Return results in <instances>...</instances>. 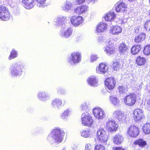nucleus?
Returning a JSON list of instances; mask_svg holds the SVG:
<instances>
[{
	"mask_svg": "<svg viewBox=\"0 0 150 150\" xmlns=\"http://www.w3.org/2000/svg\"><path fill=\"white\" fill-rule=\"evenodd\" d=\"M141 49V45L135 44L132 47L131 49V53L132 54H138Z\"/></svg>",
	"mask_w": 150,
	"mask_h": 150,
	"instance_id": "obj_31",
	"label": "nucleus"
},
{
	"mask_svg": "<svg viewBox=\"0 0 150 150\" xmlns=\"http://www.w3.org/2000/svg\"><path fill=\"white\" fill-rule=\"evenodd\" d=\"M89 105L88 102H84L80 105L81 110L82 111H87L89 109Z\"/></svg>",
	"mask_w": 150,
	"mask_h": 150,
	"instance_id": "obj_37",
	"label": "nucleus"
},
{
	"mask_svg": "<svg viewBox=\"0 0 150 150\" xmlns=\"http://www.w3.org/2000/svg\"><path fill=\"white\" fill-rule=\"evenodd\" d=\"M116 81L112 77L108 78L105 81V83L107 88L109 90L113 89L116 85Z\"/></svg>",
	"mask_w": 150,
	"mask_h": 150,
	"instance_id": "obj_15",
	"label": "nucleus"
},
{
	"mask_svg": "<svg viewBox=\"0 0 150 150\" xmlns=\"http://www.w3.org/2000/svg\"><path fill=\"white\" fill-rule=\"evenodd\" d=\"M81 54L79 52H74L69 56L67 61L69 64L75 66L81 61Z\"/></svg>",
	"mask_w": 150,
	"mask_h": 150,
	"instance_id": "obj_4",
	"label": "nucleus"
},
{
	"mask_svg": "<svg viewBox=\"0 0 150 150\" xmlns=\"http://www.w3.org/2000/svg\"><path fill=\"white\" fill-rule=\"evenodd\" d=\"M98 57L96 55H92L90 57V60L91 62H93L97 60Z\"/></svg>",
	"mask_w": 150,
	"mask_h": 150,
	"instance_id": "obj_47",
	"label": "nucleus"
},
{
	"mask_svg": "<svg viewBox=\"0 0 150 150\" xmlns=\"http://www.w3.org/2000/svg\"><path fill=\"white\" fill-rule=\"evenodd\" d=\"M88 84L91 86H96L98 85V79L95 76H91L87 80Z\"/></svg>",
	"mask_w": 150,
	"mask_h": 150,
	"instance_id": "obj_24",
	"label": "nucleus"
},
{
	"mask_svg": "<svg viewBox=\"0 0 150 150\" xmlns=\"http://www.w3.org/2000/svg\"><path fill=\"white\" fill-rule=\"evenodd\" d=\"M113 117L119 121H122L125 119L124 114L119 110H116L112 112Z\"/></svg>",
	"mask_w": 150,
	"mask_h": 150,
	"instance_id": "obj_17",
	"label": "nucleus"
},
{
	"mask_svg": "<svg viewBox=\"0 0 150 150\" xmlns=\"http://www.w3.org/2000/svg\"><path fill=\"white\" fill-rule=\"evenodd\" d=\"M117 89L119 91V92L120 94H122L126 92V87L123 86H119L118 87Z\"/></svg>",
	"mask_w": 150,
	"mask_h": 150,
	"instance_id": "obj_44",
	"label": "nucleus"
},
{
	"mask_svg": "<svg viewBox=\"0 0 150 150\" xmlns=\"http://www.w3.org/2000/svg\"><path fill=\"white\" fill-rule=\"evenodd\" d=\"M149 3L150 4V0H149Z\"/></svg>",
	"mask_w": 150,
	"mask_h": 150,
	"instance_id": "obj_59",
	"label": "nucleus"
},
{
	"mask_svg": "<svg viewBox=\"0 0 150 150\" xmlns=\"http://www.w3.org/2000/svg\"><path fill=\"white\" fill-rule=\"evenodd\" d=\"M10 18V13L5 7L1 6L0 7V20L3 21H7Z\"/></svg>",
	"mask_w": 150,
	"mask_h": 150,
	"instance_id": "obj_11",
	"label": "nucleus"
},
{
	"mask_svg": "<svg viewBox=\"0 0 150 150\" xmlns=\"http://www.w3.org/2000/svg\"><path fill=\"white\" fill-rule=\"evenodd\" d=\"M109 98L112 104H113L116 106H117L118 105L119 103V100L118 98L113 96H110Z\"/></svg>",
	"mask_w": 150,
	"mask_h": 150,
	"instance_id": "obj_38",
	"label": "nucleus"
},
{
	"mask_svg": "<svg viewBox=\"0 0 150 150\" xmlns=\"http://www.w3.org/2000/svg\"><path fill=\"white\" fill-rule=\"evenodd\" d=\"M147 106L148 107V109L150 110V99L147 101Z\"/></svg>",
	"mask_w": 150,
	"mask_h": 150,
	"instance_id": "obj_53",
	"label": "nucleus"
},
{
	"mask_svg": "<svg viewBox=\"0 0 150 150\" xmlns=\"http://www.w3.org/2000/svg\"><path fill=\"white\" fill-rule=\"evenodd\" d=\"M127 132L130 137H135L138 135L139 131L137 127L131 125L128 128Z\"/></svg>",
	"mask_w": 150,
	"mask_h": 150,
	"instance_id": "obj_12",
	"label": "nucleus"
},
{
	"mask_svg": "<svg viewBox=\"0 0 150 150\" xmlns=\"http://www.w3.org/2000/svg\"><path fill=\"white\" fill-rule=\"evenodd\" d=\"M116 11L117 12H124L127 8V5L123 2H118L115 5Z\"/></svg>",
	"mask_w": 150,
	"mask_h": 150,
	"instance_id": "obj_23",
	"label": "nucleus"
},
{
	"mask_svg": "<svg viewBox=\"0 0 150 150\" xmlns=\"http://www.w3.org/2000/svg\"><path fill=\"white\" fill-rule=\"evenodd\" d=\"M118 127V125L113 120L108 119L106 122L105 128L107 130L110 132H116Z\"/></svg>",
	"mask_w": 150,
	"mask_h": 150,
	"instance_id": "obj_7",
	"label": "nucleus"
},
{
	"mask_svg": "<svg viewBox=\"0 0 150 150\" xmlns=\"http://www.w3.org/2000/svg\"><path fill=\"white\" fill-rule=\"evenodd\" d=\"M57 93L59 95H65L66 93L65 90L61 87H58L57 88Z\"/></svg>",
	"mask_w": 150,
	"mask_h": 150,
	"instance_id": "obj_40",
	"label": "nucleus"
},
{
	"mask_svg": "<svg viewBox=\"0 0 150 150\" xmlns=\"http://www.w3.org/2000/svg\"><path fill=\"white\" fill-rule=\"evenodd\" d=\"M149 15H150V10H149Z\"/></svg>",
	"mask_w": 150,
	"mask_h": 150,
	"instance_id": "obj_57",
	"label": "nucleus"
},
{
	"mask_svg": "<svg viewBox=\"0 0 150 150\" xmlns=\"http://www.w3.org/2000/svg\"><path fill=\"white\" fill-rule=\"evenodd\" d=\"M107 27L106 24L103 22L100 23L97 26V31L98 33L103 32L106 30Z\"/></svg>",
	"mask_w": 150,
	"mask_h": 150,
	"instance_id": "obj_28",
	"label": "nucleus"
},
{
	"mask_svg": "<svg viewBox=\"0 0 150 150\" xmlns=\"http://www.w3.org/2000/svg\"><path fill=\"white\" fill-rule=\"evenodd\" d=\"M133 114H134V119L136 122L141 120L144 116L142 110L139 109L134 110Z\"/></svg>",
	"mask_w": 150,
	"mask_h": 150,
	"instance_id": "obj_20",
	"label": "nucleus"
},
{
	"mask_svg": "<svg viewBox=\"0 0 150 150\" xmlns=\"http://www.w3.org/2000/svg\"><path fill=\"white\" fill-rule=\"evenodd\" d=\"M61 150H66V147H63Z\"/></svg>",
	"mask_w": 150,
	"mask_h": 150,
	"instance_id": "obj_55",
	"label": "nucleus"
},
{
	"mask_svg": "<svg viewBox=\"0 0 150 150\" xmlns=\"http://www.w3.org/2000/svg\"><path fill=\"white\" fill-rule=\"evenodd\" d=\"M73 32L71 27H63L61 28L59 35L61 37L68 38L71 36Z\"/></svg>",
	"mask_w": 150,
	"mask_h": 150,
	"instance_id": "obj_8",
	"label": "nucleus"
},
{
	"mask_svg": "<svg viewBox=\"0 0 150 150\" xmlns=\"http://www.w3.org/2000/svg\"><path fill=\"white\" fill-rule=\"evenodd\" d=\"M37 97L40 101L46 102L50 98V96L48 93L44 91H40L37 94Z\"/></svg>",
	"mask_w": 150,
	"mask_h": 150,
	"instance_id": "obj_16",
	"label": "nucleus"
},
{
	"mask_svg": "<svg viewBox=\"0 0 150 150\" xmlns=\"http://www.w3.org/2000/svg\"><path fill=\"white\" fill-rule=\"evenodd\" d=\"M146 62V59L145 58L141 56H139L137 58L136 62L139 66L144 64Z\"/></svg>",
	"mask_w": 150,
	"mask_h": 150,
	"instance_id": "obj_39",
	"label": "nucleus"
},
{
	"mask_svg": "<svg viewBox=\"0 0 150 150\" xmlns=\"http://www.w3.org/2000/svg\"><path fill=\"white\" fill-rule=\"evenodd\" d=\"M104 49L105 52L108 56H111L115 52V49L112 45H108L105 47Z\"/></svg>",
	"mask_w": 150,
	"mask_h": 150,
	"instance_id": "obj_25",
	"label": "nucleus"
},
{
	"mask_svg": "<svg viewBox=\"0 0 150 150\" xmlns=\"http://www.w3.org/2000/svg\"><path fill=\"white\" fill-rule=\"evenodd\" d=\"M115 16V15L114 12H110L108 13L104 18L105 21H113Z\"/></svg>",
	"mask_w": 150,
	"mask_h": 150,
	"instance_id": "obj_33",
	"label": "nucleus"
},
{
	"mask_svg": "<svg viewBox=\"0 0 150 150\" xmlns=\"http://www.w3.org/2000/svg\"><path fill=\"white\" fill-rule=\"evenodd\" d=\"M81 120L82 124L90 127L93 122V120L91 116L88 113H84L81 116Z\"/></svg>",
	"mask_w": 150,
	"mask_h": 150,
	"instance_id": "obj_6",
	"label": "nucleus"
},
{
	"mask_svg": "<svg viewBox=\"0 0 150 150\" xmlns=\"http://www.w3.org/2000/svg\"><path fill=\"white\" fill-rule=\"evenodd\" d=\"M115 150H125L124 149L122 148H121V147H115Z\"/></svg>",
	"mask_w": 150,
	"mask_h": 150,
	"instance_id": "obj_54",
	"label": "nucleus"
},
{
	"mask_svg": "<svg viewBox=\"0 0 150 150\" xmlns=\"http://www.w3.org/2000/svg\"><path fill=\"white\" fill-rule=\"evenodd\" d=\"M64 132L60 128H57L52 130L47 137V140L51 144L57 146L63 140Z\"/></svg>",
	"mask_w": 150,
	"mask_h": 150,
	"instance_id": "obj_1",
	"label": "nucleus"
},
{
	"mask_svg": "<svg viewBox=\"0 0 150 150\" xmlns=\"http://www.w3.org/2000/svg\"><path fill=\"white\" fill-rule=\"evenodd\" d=\"M93 113L96 118L98 120H102L106 116L104 110L99 107L94 108Z\"/></svg>",
	"mask_w": 150,
	"mask_h": 150,
	"instance_id": "obj_9",
	"label": "nucleus"
},
{
	"mask_svg": "<svg viewBox=\"0 0 150 150\" xmlns=\"http://www.w3.org/2000/svg\"><path fill=\"white\" fill-rule=\"evenodd\" d=\"M85 150H91V149H88V150H87V149H85Z\"/></svg>",
	"mask_w": 150,
	"mask_h": 150,
	"instance_id": "obj_58",
	"label": "nucleus"
},
{
	"mask_svg": "<svg viewBox=\"0 0 150 150\" xmlns=\"http://www.w3.org/2000/svg\"><path fill=\"white\" fill-rule=\"evenodd\" d=\"M124 140L123 136L120 134H116L113 139V142L115 144H119L122 143Z\"/></svg>",
	"mask_w": 150,
	"mask_h": 150,
	"instance_id": "obj_26",
	"label": "nucleus"
},
{
	"mask_svg": "<svg viewBox=\"0 0 150 150\" xmlns=\"http://www.w3.org/2000/svg\"><path fill=\"white\" fill-rule=\"evenodd\" d=\"M98 39L100 42L103 41V37L102 36H99L98 38Z\"/></svg>",
	"mask_w": 150,
	"mask_h": 150,
	"instance_id": "obj_52",
	"label": "nucleus"
},
{
	"mask_svg": "<svg viewBox=\"0 0 150 150\" xmlns=\"http://www.w3.org/2000/svg\"><path fill=\"white\" fill-rule=\"evenodd\" d=\"M86 0H75L76 3L78 4L79 5L83 3Z\"/></svg>",
	"mask_w": 150,
	"mask_h": 150,
	"instance_id": "obj_48",
	"label": "nucleus"
},
{
	"mask_svg": "<svg viewBox=\"0 0 150 150\" xmlns=\"http://www.w3.org/2000/svg\"><path fill=\"white\" fill-rule=\"evenodd\" d=\"M25 65L24 64L20 62H16L12 64L10 68V76L14 78L20 76L23 74V69Z\"/></svg>",
	"mask_w": 150,
	"mask_h": 150,
	"instance_id": "obj_2",
	"label": "nucleus"
},
{
	"mask_svg": "<svg viewBox=\"0 0 150 150\" xmlns=\"http://www.w3.org/2000/svg\"><path fill=\"white\" fill-rule=\"evenodd\" d=\"M18 52L15 49H13L10 52V54L8 57V59L9 60H11L13 59H14L18 57Z\"/></svg>",
	"mask_w": 150,
	"mask_h": 150,
	"instance_id": "obj_36",
	"label": "nucleus"
},
{
	"mask_svg": "<svg viewBox=\"0 0 150 150\" xmlns=\"http://www.w3.org/2000/svg\"><path fill=\"white\" fill-rule=\"evenodd\" d=\"M72 150H76L75 149H73Z\"/></svg>",
	"mask_w": 150,
	"mask_h": 150,
	"instance_id": "obj_60",
	"label": "nucleus"
},
{
	"mask_svg": "<svg viewBox=\"0 0 150 150\" xmlns=\"http://www.w3.org/2000/svg\"><path fill=\"white\" fill-rule=\"evenodd\" d=\"M144 53L146 55L150 54V45H146L143 50Z\"/></svg>",
	"mask_w": 150,
	"mask_h": 150,
	"instance_id": "obj_42",
	"label": "nucleus"
},
{
	"mask_svg": "<svg viewBox=\"0 0 150 150\" xmlns=\"http://www.w3.org/2000/svg\"><path fill=\"white\" fill-rule=\"evenodd\" d=\"M83 19L82 16H74L70 18V22L71 24L75 27H77L81 25Z\"/></svg>",
	"mask_w": 150,
	"mask_h": 150,
	"instance_id": "obj_14",
	"label": "nucleus"
},
{
	"mask_svg": "<svg viewBox=\"0 0 150 150\" xmlns=\"http://www.w3.org/2000/svg\"><path fill=\"white\" fill-rule=\"evenodd\" d=\"M108 43L109 44H110V43H111V42L110 41L108 42Z\"/></svg>",
	"mask_w": 150,
	"mask_h": 150,
	"instance_id": "obj_56",
	"label": "nucleus"
},
{
	"mask_svg": "<svg viewBox=\"0 0 150 150\" xmlns=\"http://www.w3.org/2000/svg\"><path fill=\"white\" fill-rule=\"evenodd\" d=\"M97 0H87V2L88 4H93L94 3L97 1Z\"/></svg>",
	"mask_w": 150,
	"mask_h": 150,
	"instance_id": "obj_49",
	"label": "nucleus"
},
{
	"mask_svg": "<svg viewBox=\"0 0 150 150\" xmlns=\"http://www.w3.org/2000/svg\"><path fill=\"white\" fill-rule=\"evenodd\" d=\"M108 68V66L105 64L103 63L99 64L96 68V72L97 73L103 74L107 72Z\"/></svg>",
	"mask_w": 150,
	"mask_h": 150,
	"instance_id": "obj_21",
	"label": "nucleus"
},
{
	"mask_svg": "<svg viewBox=\"0 0 150 150\" xmlns=\"http://www.w3.org/2000/svg\"><path fill=\"white\" fill-rule=\"evenodd\" d=\"M88 9V6L83 5L75 8L74 9V12L77 14H85L87 13Z\"/></svg>",
	"mask_w": 150,
	"mask_h": 150,
	"instance_id": "obj_18",
	"label": "nucleus"
},
{
	"mask_svg": "<svg viewBox=\"0 0 150 150\" xmlns=\"http://www.w3.org/2000/svg\"><path fill=\"white\" fill-rule=\"evenodd\" d=\"M129 50V47L124 43H120L119 46L118 51L121 55H124L127 53Z\"/></svg>",
	"mask_w": 150,
	"mask_h": 150,
	"instance_id": "obj_22",
	"label": "nucleus"
},
{
	"mask_svg": "<svg viewBox=\"0 0 150 150\" xmlns=\"http://www.w3.org/2000/svg\"><path fill=\"white\" fill-rule=\"evenodd\" d=\"M142 130L146 134H150V123H146L142 126Z\"/></svg>",
	"mask_w": 150,
	"mask_h": 150,
	"instance_id": "obj_35",
	"label": "nucleus"
},
{
	"mask_svg": "<svg viewBox=\"0 0 150 150\" xmlns=\"http://www.w3.org/2000/svg\"><path fill=\"white\" fill-rule=\"evenodd\" d=\"M67 21L66 16L62 15H59L54 19V25L58 27L62 26L65 24Z\"/></svg>",
	"mask_w": 150,
	"mask_h": 150,
	"instance_id": "obj_13",
	"label": "nucleus"
},
{
	"mask_svg": "<svg viewBox=\"0 0 150 150\" xmlns=\"http://www.w3.org/2000/svg\"><path fill=\"white\" fill-rule=\"evenodd\" d=\"M146 35L143 33H141L138 36L135 37L134 41L136 43L139 42L144 40L145 39Z\"/></svg>",
	"mask_w": 150,
	"mask_h": 150,
	"instance_id": "obj_34",
	"label": "nucleus"
},
{
	"mask_svg": "<svg viewBox=\"0 0 150 150\" xmlns=\"http://www.w3.org/2000/svg\"><path fill=\"white\" fill-rule=\"evenodd\" d=\"M137 96L135 94L132 93L127 96L124 99L125 103L128 106L134 105L136 101Z\"/></svg>",
	"mask_w": 150,
	"mask_h": 150,
	"instance_id": "obj_10",
	"label": "nucleus"
},
{
	"mask_svg": "<svg viewBox=\"0 0 150 150\" xmlns=\"http://www.w3.org/2000/svg\"><path fill=\"white\" fill-rule=\"evenodd\" d=\"M133 144L136 145H138L141 147H144L147 144L146 141L142 139H137L134 142Z\"/></svg>",
	"mask_w": 150,
	"mask_h": 150,
	"instance_id": "obj_30",
	"label": "nucleus"
},
{
	"mask_svg": "<svg viewBox=\"0 0 150 150\" xmlns=\"http://www.w3.org/2000/svg\"><path fill=\"white\" fill-rule=\"evenodd\" d=\"M94 150H106L105 146L101 144H98L94 148Z\"/></svg>",
	"mask_w": 150,
	"mask_h": 150,
	"instance_id": "obj_45",
	"label": "nucleus"
},
{
	"mask_svg": "<svg viewBox=\"0 0 150 150\" xmlns=\"http://www.w3.org/2000/svg\"><path fill=\"white\" fill-rule=\"evenodd\" d=\"M62 99L56 98L54 99L51 103V107L54 108L58 109L62 106Z\"/></svg>",
	"mask_w": 150,
	"mask_h": 150,
	"instance_id": "obj_19",
	"label": "nucleus"
},
{
	"mask_svg": "<svg viewBox=\"0 0 150 150\" xmlns=\"http://www.w3.org/2000/svg\"><path fill=\"white\" fill-rule=\"evenodd\" d=\"M140 30V28L139 26H137L135 27L134 28V31L135 33H137L139 32Z\"/></svg>",
	"mask_w": 150,
	"mask_h": 150,
	"instance_id": "obj_51",
	"label": "nucleus"
},
{
	"mask_svg": "<svg viewBox=\"0 0 150 150\" xmlns=\"http://www.w3.org/2000/svg\"><path fill=\"white\" fill-rule=\"evenodd\" d=\"M37 2V6L43 8L47 5L46 3V0H35ZM34 0H22L23 5L27 9L31 8L33 6Z\"/></svg>",
	"mask_w": 150,
	"mask_h": 150,
	"instance_id": "obj_3",
	"label": "nucleus"
},
{
	"mask_svg": "<svg viewBox=\"0 0 150 150\" xmlns=\"http://www.w3.org/2000/svg\"><path fill=\"white\" fill-rule=\"evenodd\" d=\"M122 31V29L120 26L116 25L111 27L110 33L114 35H117L120 33Z\"/></svg>",
	"mask_w": 150,
	"mask_h": 150,
	"instance_id": "obj_27",
	"label": "nucleus"
},
{
	"mask_svg": "<svg viewBox=\"0 0 150 150\" xmlns=\"http://www.w3.org/2000/svg\"><path fill=\"white\" fill-rule=\"evenodd\" d=\"M96 138L95 140L97 142L106 143L108 140V137L105 131L103 128L98 129L96 134Z\"/></svg>",
	"mask_w": 150,
	"mask_h": 150,
	"instance_id": "obj_5",
	"label": "nucleus"
},
{
	"mask_svg": "<svg viewBox=\"0 0 150 150\" xmlns=\"http://www.w3.org/2000/svg\"><path fill=\"white\" fill-rule=\"evenodd\" d=\"M120 66L119 62L115 60L113 62L112 66L115 70H117L118 69Z\"/></svg>",
	"mask_w": 150,
	"mask_h": 150,
	"instance_id": "obj_43",
	"label": "nucleus"
},
{
	"mask_svg": "<svg viewBox=\"0 0 150 150\" xmlns=\"http://www.w3.org/2000/svg\"><path fill=\"white\" fill-rule=\"evenodd\" d=\"M71 109L70 108H68L64 110L61 116V118L64 120H67L69 116L71 114Z\"/></svg>",
	"mask_w": 150,
	"mask_h": 150,
	"instance_id": "obj_32",
	"label": "nucleus"
},
{
	"mask_svg": "<svg viewBox=\"0 0 150 150\" xmlns=\"http://www.w3.org/2000/svg\"><path fill=\"white\" fill-rule=\"evenodd\" d=\"M81 136L84 138H88L91 136L90 132L88 130L83 131L81 132Z\"/></svg>",
	"mask_w": 150,
	"mask_h": 150,
	"instance_id": "obj_41",
	"label": "nucleus"
},
{
	"mask_svg": "<svg viewBox=\"0 0 150 150\" xmlns=\"http://www.w3.org/2000/svg\"><path fill=\"white\" fill-rule=\"evenodd\" d=\"M72 6L73 4L70 1H66L64 3L62 8L65 11L68 12L71 10Z\"/></svg>",
	"mask_w": 150,
	"mask_h": 150,
	"instance_id": "obj_29",
	"label": "nucleus"
},
{
	"mask_svg": "<svg viewBox=\"0 0 150 150\" xmlns=\"http://www.w3.org/2000/svg\"><path fill=\"white\" fill-rule=\"evenodd\" d=\"M88 149H91V146L90 144H87L85 145V149L88 150Z\"/></svg>",
	"mask_w": 150,
	"mask_h": 150,
	"instance_id": "obj_50",
	"label": "nucleus"
},
{
	"mask_svg": "<svg viewBox=\"0 0 150 150\" xmlns=\"http://www.w3.org/2000/svg\"><path fill=\"white\" fill-rule=\"evenodd\" d=\"M144 28L147 31L150 30V21H147L144 25Z\"/></svg>",
	"mask_w": 150,
	"mask_h": 150,
	"instance_id": "obj_46",
	"label": "nucleus"
}]
</instances>
